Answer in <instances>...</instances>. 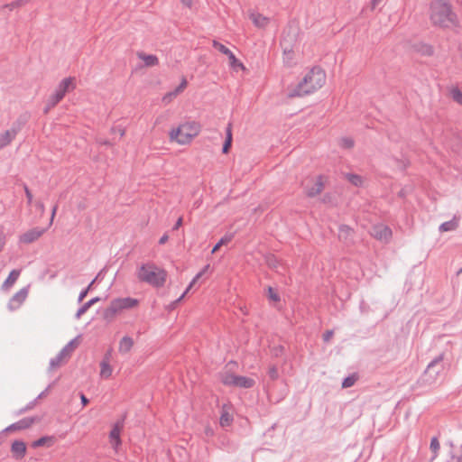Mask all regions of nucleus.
<instances>
[{
	"instance_id": "nucleus-1",
	"label": "nucleus",
	"mask_w": 462,
	"mask_h": 462,
	"mask_svg": "<svg viewBox=\"0 0 462 462\" xmlns=\"http://www.w3.org/2000/svg\"><path fill=\"white\" fill-rule=\"evenodd\" d=\"M326 83V72L320 67H313L303 77L288 96L291 97H300L311 95L320 89Z\"/></svg>"
},
{
	"instance_id": "nucleus-2",
	"label": "nucleus",
	"mask_w": 462,
	"mask_h": 462,
	"mask_svg": "<svg viewBox=\"0 0 462 462\" xmlns=\"http://www.w3.org/2000/svg\"><path fill=\"white\" fill-rule=\"evenodd\" d=\"M201 132V125L195 120H185L173 125L168 132L171 143L179 146L189 145Z\"/></svg>"
},
{
	"instance_id": "nucleus-3",
	"label": "nucleus",
	"mask_w": 462,
	"mask_h": 462,
	"mask_svg": "<svg viewBox=\"0 0 462 462\" xmlns=\"http://www.w3.org/2000/svg\"><path fill=\"white\" fill-rule=\"evenodd\" d=\"M430 19L431 23L441 28H454L458 25L457 14L450 4L443 0H434L430 5Z\"/></svg>"
},
{
	"instance_id": "nucleus-4",
	"label": "nucleus",
	"mask_w": 462,
	"mask_h": 462,
	"mask_svg": "<svg viewBox=\"0 0 462 462\" xmlns=\"http://www.w3.org/2000/svg\"><path fill=\"white\" fill-rule=\"evenodd\" d=\"M166 272L152 263L142 264L137 271V277L140 281L155 287L162 286L166 282Z\"/></svg>"
},
{
	"instance_id": "nucleus-5",
	"label": "nucleus",
	"mask_w": 462,
	"mask_h": 462,
	"mask_svg": "<svg viewBox=\"0 0 462 462\" xmlns=\"http://www.w3.org/2000/svg\"><path fill=\"white\" fill-rule=\"evenodd\" d=\"M328 182V177L322 174L310 175L302 179L300 187L303 194L307 198H316L319 196Z\"/></svg>"
},
{
	"instance_id": "nucleus-6",
	"label": "nucleus",
	"mask_w": 462,
	"mask_h": 462,
	"mask_svg": "<svg viewBox=\"0 0 462 462\" xmlns=\"http://www.w3.org/2000/svg\"><path fill=\"white\" fill-rule=\"evenodd\" d=\"M138 300L136 299L126 297L117 298L113 300L109 306L104 310L103 318L106 320H112L116 314L124 310L133 309L137 306Z\"/></svg>"
},
{
	"instance_id": "nucleus-7",
	"label": "nucleus",
	"mask_w": 462,
	"mask_h": 462,
	"mask_svg": "<svg viewBox=\"0 0 462 462\" xmlns=\"http://www.w3.org/2000/svg\"><path fill=\"white\" fill-rule=\"evenodd\" d=\"M442 370V356H439L428 365L418 383L422 386H430L436 383Z\"/></svg>"
},
{
	"instance_id": "nucleus-8",
	"label": "nucleus",
	"mask_w": 462,
	"mask_h": 462,
	"mask_svg": "<svg viewBox=\"0 0 462 462\" xmlns=\"http://www.w3.org/2000/svg\"><path fill=\"white\" fill-rule=\"evenodd\" d=\"M221 380L225 385L236 386L245 389L252 388L255 383L254 380L250 377L236 375L233 374H223Z\"/></svg>"
},
{
	"instance_id": "nucleus-9",
	"label": "nucleus",
	"mask_w": 462,
	"mask_h": 462,
	"mask_svg": "<svg viewBox=\"0 0 462 462\" xmlns=\"http://www.w3.org/2000/svg\"><path fill=\"white\" fill-rule=\"evenodd\" d=\"M248 17L253 24L261 30H265L271 23V19L268 16L256 11H249Z\"/></svg>"
},
{
	"instance_id": "nucleus-10",
	"label": "nucleus",
	"mask_w": 462,
	"mask_h": 462,
	"mask_svg": "<svg viewBox=\"0 0 462 462\" xmlns=\"http://www.w3.org/2000/svg\"><path fill=\"white\" fill-rule=\"evenodd\" d=\"M188 81L185 78H182L179 86L174 89L167 92L162 97V101L165 105L171 103L178 96H180L187 88Z\"/></svg>"
},
{
	"instance_id": "nucleus-11",
	"label": "nucleus",
	"mask_w": 462,
	"mask_h": 462,
	"mask_svg": "<svg viewBox=\"0 0 462 462\" xmlns=\"http://www.w3.org/2000/svg\"><path fill=\"white\" fill-rule=\"evenodd\" d=\"M29 292V286L22 288L18 291L9 300L8 309L10 310H14L20 308V306L26 300Z\"/></svg>"
},
{
	"instance_id": "nucleus-12",
	"label": "nucleus",
	"mask_w": 462,
	"mask_h": 462,
	"mask_svg": "<svg viewBox=\"0 0 462 462\" xmlns=\"http://www.w3.org/2000/svg\"><path fill=\"white\" fill-rule=\"evenodd\" d=\"M76 87V78L67 77L60 80L56 88L66 96L67 93L73 91Z\"/></svg>"
},
{
	"instance_id": "nucleus-13",
	"label": "nucleus",
	"mask_w": 462,
	"mask_h": 462,
	"mask_svg": "<svg viewBox=\"0 0 462 462\" xmlns=\"http://www.w3.org/2000/svg\"><path fill=\"white\" fill-rule=\"evenodd\" d=\"M64 97L65 95L56 88L46 101L44 113H48L51 109L55 107L64 98Z\"/></svg>"
},
{
	"instance_id": "nucleus-14",
	"label": "nucleus",
	"mask_w": 462,
	"mask_h": 462,
	"mask_svg": "<svg viewBox=\"0 0 462 462\" xmlns=\"http://www.w3.org/2000/svg\"><path fill=\"white\" fill-rule=\"evenodd\" d=\"M64 97L65 95L56 88L46 101L44 113H48L51 109L55 107L64 98Z\"/></svg>"
},
{
	"instance_id": "nucleus-15",
	"label": "nucleus",
	"mask_w": 462,
	"mask_h": 462,
	"mask_svg": "<svg viewBox=\"0 0 462 462\" xmlns=\"http://www.w3.org/2000/svg\"><path fill=\"white\" fill-rule=\"evenodd\" d=\"M21 273V270H13L6 280L3 282L1 286V290L4 291H8L10 288L15 283V282L18 280Z\"/></svg>"
},
{
	"instance_id": "nucleus-16",
	"label": "nucleus",
	"mask_w": 462,
	"mask_h": 462,
	"mask_svg": "<svg viewBox=\"0 0 462 462\" xmlns=\"http://www.w3.org/2000/svg\"><path fill=\"white\" fill-rule=\"evenodd\" d=\"M233 420L234 419L231 412V408L227 404H224L219 420L220 425L222 427H227L232 423Z\"/></svg>"
},
{
	"instance_id": "nucleus-17",
	"label": "nucleus",
	"mask_w": 462,
	"mask_h": 462,
	"mask_svg": "<svg viewBox=\"0 0 462 462\" xmlns=\"http://www.w3.org/2000/svg\"><path fill=\"white\" fill-rule=\"evenodd\" d=\"M16 131L14 129L5 130L0 133V149L9 145L15 138Z\"/></svg>"
},
{
	"instance_id": "nucleus-18",
	"label": "nucleus",
	"mask_w": 462,
	"mask_h": 462,
	"mask_svg": "<svg viewBox=\"0 0 462 462\" xmlns=\"http://www.w3.org/2000/svg\"><path fill=\"white\" fill-rule=\"evenodd\" d=\"M33 423V419L24 418L8 426L5 431L20 430L29 428Z\"/></svg>"
},
{
	"instance_id": "nucleus-19",
	"label": "nucleus",
	"mask_w": 462,
	"mask_h": 462,
	"mask_svg": "<svg viewBox=\"0 0 462 462\" xmlns=\"http://www.w3.org/2000/svg\"><path fill=\"white\" fill-rule=\"evenodd\" d=\"M137 57L143 62L146 67H154L159 64V59L153 54H146L144 52H138Z\"/></svg>"
},
{
	"instance_id": "nucleus-20",
	"label": "nucleus",
	"mask_w": 462,
	"mask_h": 462,
	"mask_svg": "<svg viewBox=\"0 0 462 462\" xmlns=\"http://www.w3.org/2000/svg\"><path fill=\"white\" fill-rule=\"evenodd\" d=\"M11 450L15 457V458H23L26 452V446L25 443L22 440H15L12 444Z\"/></svg>"
},
{
	"instance_id": "nucleus-21",
	"label": "nucleus",
	"mask_w": 462,
	"mask_h": 462,
	"mask_svg": "<svg viewBox=\"0 0 462 462\" xmlns=\"http://www.w3.org/2000/svg\"><path fill=\"white\" fill-rule=\"evenodd\" d=\"M121 428H122V423L117 422L115 424L112 430L110 431L109 436H110V439H111V444L115 448H116L121 444V439H120Z\"/></svg>"
},
{
	"instance_id": "nucleus-22",
	"label": "nucleus",
	"mask_w": 462,
	"mask_h": 462,
	"mask_svg": "<svg viewBox=\"0 0 462 462\" xmlns=\"http://www.w3.org/2000/svg\"><path fill=\"white\" fill-rule=\"evenodd\" d=\"M100 300L99 297H95L88 301L85 302L76 312L75 318L77 319H80L83 314H85L90 307H92L95 303Z\"/></svg>"
},
{
	"instance_id": "nucleus-23",
	"label": "nucleus",
	"mask_w": 462,
	"mask_h": 462,
	"mask_svg": "<svg viewBox=\"0 0 462 462\" xmlns=\"http://www.w3.org/2000/svg\"><path fill=\"white\" fill-rule=\"evenodd\" d=\"M134 346V341L130 337H124L119 343V352L122 354L128 353Z\"/></svg>"
},
{
	"instance_id": "nucleus-24",
	"label": "nucleus",
	"mask_w": 462,
	"mask_h": 462,
	"mask_svg": "<svg viewBox=\"0 0 462 462\" xmlns=\"http://www.w3.org/2000/svg\"><path fill=\"white\" fill-rule=\"evenodd\" d=\"M232 141H233V136H232V127L231 125H229L227 127H226V141L224 143V145H223V148H222V152L224 154H226L229 152L230 151V148L232 146Z\"/></svg>"
},
{
	"instance_id": "nucleus-25",
	"label": "nucleus",
	"mask_w": 462,
	"mask_h": 462,
	"mask_svg": "<svg viewBox=\"0 0 462 462\" xmlns=\"http://www.w3.org/2000/svg\"><path fill=\"white\" fill-rule=\"evenodd\" d=\"M345 179L356 187H362L365 184V179L354 173H346Z\"/></svg>"
},
{
	"instance_id": "nucleus-26",
	"label": "nucleus",
	"mask_w": 462,
	"mask_h": 462,
	"mask_svg": "<svg viewBox=\"0 0 462 462\" xmlns=\"http://www.w3.org/2000/svg\"><path fill=\"white\" fill-rule=\"evenodd\" d=\"M42 233H23L19 236V243L21 244H31L36 241Z\"/></svg>"
},
{
	"instance_id": "nucleus-27",
	"label": "nucleus",
	"mask_w": 462,
	"mask_h": 462,
	"mask_svg": "<svg viewBox=\"0 0 462 462\" xmlns=\"http://www.w3.org/2000/svg\"><path fill=\"white\" fill-rule=\"evenodd\" d=\"M78 345V337L70 340L61 350V356H65L67 358L70 356L74 349Z\"/></svg>"
},
{
	"instance_id": "nucleus-28",
	"label": "nucleus",
	"mask_w": 462,
	"mask_h": 462,
	"mask_svg": "<svg viewBox=\"0 0 462 462\" xmlns=\"http://www.w3.org/2000/svg\"><path fill=\"white\" fill-rule=\"evenodd\" d=\"M100 376L103 378H108L111 376L113 369L108 364V360L103 359L100 363Z\"/></svg>"
},
{
	"instance_id": "nucleus-29",
	"label": "nucleus",
	"mask_w": 462,
	"mask_h": 462,
	"mask_svg": "<svg viewBox=\"0 0 462 462\" xmlns=\"http://www.w3.org/2000/svg\"><path fill=\"white\" fill-rule=\"evenodd\" d=\"M449 97L457 104L462 106V91L458 88L453 87L450 88Z\"/></svg>"
},
{
	"instance_id": "nucleus-30",
	"label": "nucleus",
	"mask_w": 462,
	"mask_h": 462,
	"mask_svg": "<svg viewBox=\"0 0 462 462\" xmlns=\"http://www.w3.org/2000/svg\"><path fill=\"white\" fill-rule=\"evenodd\" d=\"M430 448L433 453V456L430 459V462H432L437 458V457L439 455V448H440V445H439V439L437 437H433L431 439Z\"/></svg>"
},
{
	"instance_id": "nucleus-31",
	"label": "nucleus",
	"mask_w": 462,
	"mask_h": 462,
	"mask_svg": "<svg viewBox=\"0 0 462 462\" xmlns=\"http://www.w3.org/2000/svg\"><path fill=\"white\" fill-rule=\"evenodd\" d=\"M233 238V235L232 234H226L225 236H223L216 245L215 246L213 247V249L211 250V253L214 254L216 253L222 245H226L227 243H229Z\"/></svg>"
},
{
	"instance_id": "nucleus-32",
	"label": "nucleus",
	"mask_w": 462,
	"mask_h": 462,
	"mask_svg": "<svg viewBox=\"0 0 462 462\" xmlns=\"http://www.w3.org/2000/svg\"><path fill=\"white\" fill-rule=\"evenodd\" d=\"M68 359L65 356H61V352L60 351L59 354L54 357L51 358L50 361V368L53 369L61 365V363Z\"/></svg>"
},
{
	"instance_id": "nucleus-33",
	"label": "nucleus",
	"mask_w": 462,
	"mask_h": 462,
	"mask_svg": "<svg viewBox=\"0 0 462 462\" xmlns=\"http://www.w3.org/2000/svg\"><path fill=\"white\" fill-rule=\"evenodd\" d=\"M458 227V222L457 219H453L451 221L445 222L440 226V231H450L457 229Z\"/></svg>"
},
{
	"instance_id": "nucleus-34",
	"label": "nucleus",
	"mask_w": 462,
	"mask_h": 462,
	"mask_svg": "<svg viewBox=\"0 0 462 462\" xmlns=\"http://www.w3.org/2000/svg\"><path fill=\"white\" fill-rule=\"evenodd\" d=\"M417 51L419 52H420L421 54L427 55V56H430L433 53V48L430 45L425 44V43L418 44Z\"/></svg>"
},
{
	"instance_id": "nucleus-35",
	"label": "nucleus",
	"mask_w": 462,
	"mask_h": 462,
	"mask_svg": "<svg viewBox=\"0 0 462 462\" xmlns=\"http://www.w3.org/2000/svg\"><path fill=\"white\" fill-rule=\"evenodd\" d=\"M357 380V376L356 374H351L346 377L342 382L343 388H349L355 384Z\"/></svg>"
},
{
	"instance_id": "nucleus-36",
	"label": "nucleus",
	"mask_w": 462,
	"mask_h": 462,
	"mask_svg": "<svg viewBox=\"0 0 462 462\" xmlns=\"http://www.w3.org/2000/svg\"><path fill=\"white\" fill-rule=\"evenodd\" d=\"M213 46L215 49H217V51H219L221 53L225 54V55H228L229 52L231 51L228 48H226L225 45H223L222 43L217 42V41H214L213 42Z\"/></svg>"
},
{
	"instance_id": "nucleus-37",
	"label": "nucleus",
	"mask_w": 462,
	"mask_h": 462,
	"mask_svg": "<svg viewBox=\"0 0 462 462\" xmlns=\"http://www.w3.org/2000/svg\"><path fill=\"white\" fill-rule=\"evenodd\" d=\"M227 57H228L230 65L232 67H240V68L244 69L243 64L236 58V56L234 55V53L232 51L229 52Z\"/></svg>"
},
{
	"instance_id": "nucleus-38",
	"label": "nucleus",
	"mask_w": 462,
	"mask_h": 462,
	"mask_svg": "<svg viewBox=\"0 0 462 462\" xmlns=\"http://www.w3.org/2000/svg\"><path fill=\"white\" fill-rule=\"evenodd\" d=\"M340 146L346 149H350L354 146V140L349 137L342 138L340 140Z\"/></svg>"
},
{
	"instance_id": "nucleus-39",
	"label": "nucleus",
	"mask_w": 462,
	"mask_h": 462,
	"mask_svg": "<svg viewBox=\"0 0 462 462\" xmlns=\"http://www.w3.org/2000/svg\"><path fill=\"white\" fill-rule=\"evenodd\" d=\"M51 439V438H50V437H42V438L38 439L37 440L33 441L32 447L38 448V447L44 446Z\"/></svg>"
},
{
	"instance_id": "nucleus-40",
	"label": "nucleus",
	"mask_w": 462,
	"mask_h": 462,
	"mask_svg": "<svg viewBox=\"0 0 462 462\" xmlns=\"http://www.w3.org/2000/svg\"><path fill=\"white\" fill-rule=\"evenodd\" d=\"M268 375L272 380H276L279 377L278 369L276 366L273 365L268 370Z\"/></svg>"
},
{
	"instance_id": "nucleus-41",
	"label": "nucleus",
	"mask_w": 462,
	"mask_h": 462,
	"mask_svg": "<svg viewBox=\"0 0 462 462\" xmlns=\"http://www.w3.org/2000/svg\"><path fill=\"white\" fill-rule=\"evenodd\" d=\"M268 297L271 300H273V301L280 300L279 295L273 291V289L272 287L268 288Z\"/></svg>"
},
{
	"instance_id": "nucleus-42",
	"label": "nucleus",
	"mask_w": 462,
	"mask_h": 462,
	"mask_svg": "<svg viewBox=\"0 0 462 462\" xmlns=\"http://www.w3.org/2000/svg\"><path fill=\"white\" fill-rule=\"evenodd\" d=\"M392 233H383V232H380V233H375V236L374 237L378 240H385L387 241L390 236H391Z\"/></svg>"
},
{
	"instance_id": "nucleus-43",
	"label": "nucleus",
	"mask_w": 462,
	"mask_h": 462,
	"mask_svg": "<svg viewBox=\"0 0 462 462\" xmlns=\"http://www.w3.org/2000/svg\"><path fill=\"white\" fill-rule=\"evenodd\" d=\"M202 276V273H198L196 276L192 279L190 283L189 284L187 291H189L198 282V280Z\"/></svg>"
},
{
	"instance_id": "nucleus-44",
	"label": "nucleus",
	"mask_w": 462,
	"mask_h": 462,
	"mask_svg": "<svg viewBox=\"0 0 462 462\" xmlns=\"http://www.w3.org/2000/svg\"><path fill=\"white\" fill-rule=\"evenodd\" d=\"M53 384H54V383L49 384L48 387L37 396V398L35 399V402L37 400L44 397L48 393V392L50 391V389L52 387Z\"/></svg>"
},
{
	"instance_id": "nucleus-45",
	"label": "nucleus",
	"mask_w": 462,
	"mask_h": 462,
	"mask_svg": "<svg viewBox=\"0 0 462 462\" xmlns=\"http://www.w3.org/2000/svg\"><path fill=\"white\" fill-rule=\"evenodd\" d=\"M88 293V288H86L83 291H81L79 295L78 301L81 302L86 298Z\"/></svg>"
},
{
	"instance_id": "nucleus-46",
	"label": "nucleus",
	"mask_w": 462,
	"mask_h": 462,
	"mask_svg": "<svg viewBox=\"0 0 462 462\" xmlns=\"http://www.w3.org/2000/svg\"><path fill=\"white\" fill-rule=\"evenodd\" d=\"M24 191H25V195H26L28 203L31 204L32 201V194L27 187L24 188Z\"/></svg>"
},
{
	"instance_id": "nucleus-47",
	"label": "nucleus",
	"mask_w": 462,
	"mask_h": 462,
	"mask_svg": "<svg viewBox=\"0 0 462 462\" xmlns=\"http://www.w3.org/2000/svg\"><path fill=\"white\" fill-rule=\"evenodd\" d=\"M333 336V331L332 330H328L324 333L323 335V339L324 341H328L331 337Z\"/></svg>"
},
{
	"instance_id": "nucleus-48",
	"label": "nucleus",
	"mask_w": 462,
	"mask_h": 462,
	"mask_svg": "<svg viewBox=\"0 0 462 462\" xmlns=\"http://www.w3.org/2000/svg\"><path fill=\"white\" fill-rule=\"evenodd\" d=\"M189 291H185L173 303H172V307H174L176 304H178L179 302H180L182 300V299L185 297V295L188 293Z\"/></svg>"
},
{
	"instance_id": "nucleus-49",
	"label": "nucleus",
	"mask_w": 462,
	"mask_h": 462,
	"mask_svg": "<svg viewBox=\"0 0 462 462\" xmlns=\"http://www.w3.org/2000/svg\"><path fill=\"white\" fill-rule=\"evenodd\" d=\"M383 0H371V7L374 9L377 5H379Z\"/></svg>"
},
{
	"instance_id": "nucleus-50",
	"label": "nucleus",
	"mask_w": 462,
	"mask_h": 462,
	"mask_svg": "<svg viewBox=\"0 0 462 462\" xmlns=\"http://www.w3.org/2000/svg\"><path fill=\"white\" fill-rule=\"evenodd\" d=\"M276 263H277V260L276 259H270L268 260V264L273 267V268H276L277 265H276Z\"/></svg>"
},
{
	"instance_id": "nucleus-51",
	"label": "nucleus",
	"mask_w": 462,
	"mask_h": 462,
	"mask_svg": "<svg viewBox=\"0 0 462 462\" xmlns=\"http://www.w3.org/2000/svg\"><path fill=\"white\" fill-rule=\"evenodd\" d=\"M80 400L83 405H87L88 403V399L83 394H80Z\"/></svg>"
},
{
	"instance_id": "nucleus-52",
	"label": "nucleus",
	"mask_w": 462,
	"mask_h": 462,
	"mask_svg": "<svg viewBox=\"0 0 462 462\" xmlns=\"http://www.w3.org/2000/svg\"><path fill=\"white\" fill-rule=\"evenodd\" d=\"M168 239H169L168 236H167V235H164V236H162L160 238V240H159V244L163 245V244H165V243L168 241Z\"/></svg>"
},
{
	"instance_id": "nucleus-53",
	"label": "nucleus",
	"mask_w": 462,
	"mask_h": 462,
	"mask_svg": "<svg viewBox=\"0 0 462 462\" xmlns=\"http://www.w3.org/2000/svg\"><path fill=\"white\" fill-rule=\"evenodd\" d=\"M181 224H182V218H181V217H180V218L177 220V222H176V224H175V226H174V229H179V228L181 226Z\"/></svg>"
},
{
	"instance_id": "nucleus-54",
	"label": "nucleus",
	"mask_w": 462,
	"mask_h": 462,
	"mask_svg": "<svg viewBox=\"0 0 462 462\" xmlns=\"http://www.w3.org/2000/svg\"><path fill=\"white\" fill-rule=\"evenodd\" d=\"M453 458H456L457 462H462V446H461V451L460 454L457 457H452Z\"/></svg>"
},
{
	"instance_id": "nucleus-55",
	"label": "nucleus",
	"mask_w": 462,
	"mask_h": 462,
	"mask_svg": "<svg viewBox=\"0 0 462 462\" xmlns=\"http://www.w3.org/2000/svg\"><path fill=\"white\" fill-rule=\"evenodd\" d=\"M209 269V264H207L204 266V268L199 272V273H202V275L208 272V270Z\"/></svg>"
},
{
	"instance_id": "nucleus-56",
	"label": "nucleus",
	"mask_w": 462,
	"mask_h": 462,
	"mask_svg": "<svg viewBox=\"0 0 462 462\" xmlns=\"http://www.w3.org/2000/svg\"><path fill=\"white\" fill-rule=\"evenodd\" d=\"M110 355H111L110 351H109V352H107V353L105 355L104 359H106V360H108V361H109V359H110Z\"/></svg>"
},
{
	"instance_id": "nucleus-57",
	"label": "nucleus",
	"mask_w": 462,
	"mask_h": 462,
	"mask_svg": "<svg viewBox=\"0 0 462 462\" xmlns=\"http://www.w3.org/2000/svg\"><path fill=\"white\" fill-rule=\"evenodd\" d=\"M95 281H96V279H94V280L89 283V285L87 287V288H88V291L91 289V287H92L93 283L95 282Z\"/></svg>"
},
{
	"instance_id": "nucleus-58",
	"label": "nucleus",
	"mask_w": 462,
	"mask_h": 462,
	"mask_svg": "<svg viewBox=\"0 0 462 462\" xmlns=\"http://www.w3.org/2000/svg\"><path fill=\"white\" fill-rule=\"evenodd\" d=\"M56 210H57V207L55 206L52 209V217H54L55 213H56Z\"/></svg>"
},
{
	"instance_id": "nucleus-59",
	"label": "nucleus",
	"mask_w": 462,
	"mask_h": 462,
	"mask_svg": "<svg viewBox=\"0 0 462 462\" xmlns=\"http://www.w3.org/2000/svg\"><path fill=\"white\" fill-rule=\"evenodd\" d=\"M39 208L43 209V205H42V204H41V205L39 206Z\"/></svg>"
},
{
	"instance_id": "nucleus-60",
	"label": "nucleus",
	"mask_w": 462,
	"mask_h": 462,
	"mask_svg": "<svg viewBox=\"0 0 462 462\" xmlns=\"http://www.w3.org/2000/svg\"><path fill=\"white\" fill-rule=\"evenodd\" d=\"M462 273V268L459 269V271L457 272V273Z\"/></svg>"
}]
</instances>
